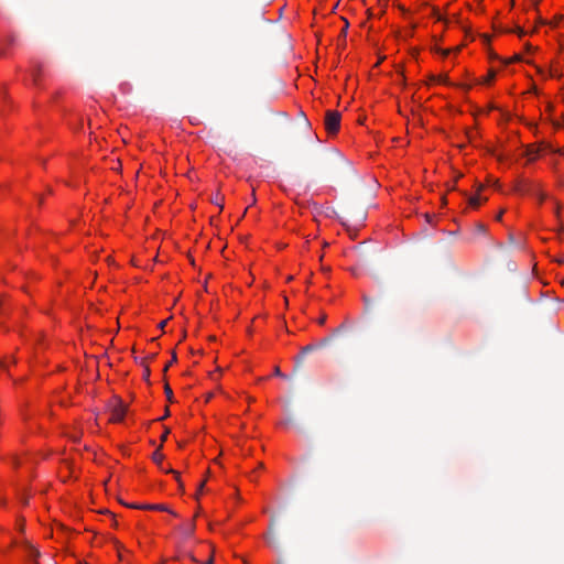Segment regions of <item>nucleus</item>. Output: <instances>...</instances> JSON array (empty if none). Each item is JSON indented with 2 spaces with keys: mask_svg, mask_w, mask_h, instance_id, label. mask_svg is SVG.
Wrapping results in <instances>:
<instances>
[{
  "mask_svg": "<svg viewBox=\"0 0 564 564\" xmlns=\"http://www.w3.org/2000/svg\"><path fill=\"white\" fill-rule=\"evenodd\" d=\"M162 445L152 454V459L153 462L160 467L162 468V463H163V454L160 452Z\"/></svg>",
  "mask_w": 564,
  "mask_h": 564,
  "instance_id": "8",
  "label": "nucleus"
},
{
  "mask_svg": "<svg viewBox=\"0 0 564 564\" xmlns=\"http://www.w3.org/2000/svg\"><path fill=\"white\" fill-rule=\"evenodd\" d=\"M205 564H214V560H213V556H210Z\"/></svg>",
  "mask_w": 564,
  "mask_h": 564,
  "instance_id": "32",
  "label": "nucleus"
},
{
  "mask_svg": "<svg viewBox=\"0 0 564 564\" xmlns=\"http://www.w3.org/2000/svg\"><path fill=\"white\" fill-rule=\"evenodd\" d=\"M516 32H517L520 36H522V35H524V34H525V32H524L521 28H517Z\"/></svg>",
  "mask_w": 564,
  "mask_h": 564,
  "instance_id": "29",
  "label": "nucleus"
},
{
  "mask_svg": "<svg viewBox=\"0 0 564 564\" xmlns=\"http://www.w3.org/2000/svg\"><path fill=\"white\" fill-rule=\"evenodd\" d=\"M495 76H496V73H495V72H490V73L488 74V77H487V79H486V80H487V82H491V80L495 78Z\"/></svg>",
  "mask_w": 564,
  "mask_h": 564,
  "instance_id": "25",
  "label": "nucleus"
},
{
  "mask_svg": "<svg viewBox=\"0 0 564 564\" xmlns=\"http://www.w3.org/2000/svg\"><path fill=\"white\" fill-rule=\"evenodd\" d=\"M362 300H364L366 308L370 310L373 304V301L368 296H364Z\"/></svg>",
  "mask_w": 564,
  "mask_h": 564,
  "instance_id": "16",
  "label": "nucleus"
},
{
  "mask_svg": "<svg viewBox=\"0 0 564 564\" xmlns=\"http://www.w3.org/2000/svg\"><path fill=\"white\" fill-rule=\"evenodd\" d=\"M219 208H223L221 198H219V195L217 194L216 198L213 200Z\"/></svg>",
  "mask_w": 564,
  "mask_h": 564,
  "instance_id": "21",
  "label": "nucleus"
},
{
  "mask_svg": "<svg viewBox=\"0 0 564 564\" xmlns=\"http://www.w3.org/2000/svg\"><path fill=\"white\" fill-rule=\"evenodd\" d=\"M169 434H170V429L165 427V430H164V432H163V434L161 436V442L162 443L166 441Z\"/></svg>",
  "mask_w": 564,
  "mask_h": 564,
  "instance_id": "20",
  "label": "nucleus"
},
{
  "mask_svg": "<svg viewBox=\"0 0 564 564\" xmlns=\"http://www.w3.org/2000/svg\"><path fill=\"white\" fill-rule=\"evenodd\" d=\"M131 508H139V509H144V510H156V511H166L173 516H177L173 510H171L167 506L165 505H142V506H138V505H131L130 506Z\"/></svg>",
  "mask_w": 564,
  "mask_h": 564,
  "instance_id": "6",
  "label": "nucleus"
},
{
  "mask_svg": "<svg viewBox=\"0 0 564 564\" xmlns=\"http://www.w3.org/2000/svg\"><path fill=\"white\" fill-rule=\"evenodd\" d=\"M2 54H3V53H2V52H0V55H2Z\"/></svg>",
  "mask_w": 564,
  "mask_h": 564,
  "instance_id": "39",
  "label": "nucleus"
},
{
  "mask_svg": "<svg viewBox=\"0 0 564 564\" xmlns=\"http://www.w3.org/2000/svg\"><path fill=\"white\" fill-rule=\"evenodd\" d=\"M431 80H438V82H442V83H445L447 84V76H440L438 78H436L435 76H432L431 77Z\"/></svg>",
  "mask_w": 564,
  "mask_h": 564,
  "instance_id": "19",
  "label": "nucleus"
},
{
  "mask_svg": "<svg viewBox=\"0 0 564 564\" xmlns=\"http://www.w3.org/2000/svg\"><path fill=\"white\" fill-rule=\"evenodd\" d=\"M480 197L479 195L470 196L468 197V204L469 206L477 208L480 205Z\"/></svg>",
  "mask_w": 564,
  "mask_h": 564,
  "instance_id": "10",
  "label": "nucleus"
},
{
  "mask_svg": "<svg viewBox=\"0 0 564 564\" xmlns=\"http://www.w3.org/2000/svg\"><path fill=\"white\" fill-rule=\"evenodd\" d=\"M0 367H1V368H2V367H4V365H3V362H2V361H0Z\"/></svg>",
  "mask_w": 564,
  "mask_h": 564,
  "instance_id": "38",
  "label": "nucleus"
},
{
  "mask_svg": "<svg viewBox=\"0 0 564 564\" xmlns=\"http://www.w3.org/2000/svg\"><path fill=\"white\" fill-rule=\"evenodd\" d=\"M502 215H503V210H501V212L497 215L496 219H497V220H501Z\"/></svg>",
  "mask_w": 564,
  "mask_h": 564,
  "instance_id": "31",
  "label": "nucleus"
},
{
  "mask_svg": "<svg viewBox=\"0 0 564 564\" xmlns=\"http://www.w3.org/2000/svg\"><path fill=\"white\" fill-rule=\"evenodd\" d=\"M340 127V113L335 110H328L325 115V129L329 134L338 132Z\"/></svg>",
  "mask_w": 564,
  "mask_h": 564,
  "instance_id": "3",
  "label": "nucleus"
},
{
  "mask_svg": "<svg viewBox=\"0 0 564 564\" xmlns=\"http://www.w3.org/2000/svg\"><path fill=\"white\" fill-rule=\"evenodd\" d=\"M167 321H169V319L162 321V322L159 324V327H160L161 329H164L165 325L167 324Z\"/></svg>",
  "mask_w": 564,
  "mask_h": 564,
  "instance_id": "28",
  "label": "nucleus"
},
{
  "mask_svg": "<svg viewBox=\"0 0 564 564\" xmlns=\"http://www.w3.org/2000/svg\"><path fill=\"white\" fill-rule=\"evenodd\" d=\"M440 52H442V54H443L444 56H446V55L449 53V51H447V50H440Z\"/></svg>",
  "mask_w": 564,
  "mask_h": 564,
  "instance_id": "33",
  "label": "nucleus"
},
{
  "mask_svg": "<svg viewBox=\"0 0 564 564\" xmlns=\"http://www.w3.org/2000/svg\"><path fill=\"white\" fill-rule=\"evenodd\" d=\"M347 329H348V327H347L346 323H343L337 328L333 329L332 334L329 336L322 338L316 346L307 345V346L303 347L302 355L299 358V362L301 364L303 361L304 356L307 352L314 350L315 348H323V347L328 346L334 340L335 337H337L341 333L346 332Z\"/></svg>",
  "mask_w": 564,
  "mask_h": 564,
  "instance_id": "1",
  "label": "nucleus"
},
{
  "mask_svg": "<svg viewBox=\"0 0 564 564\" xmlns=\"http://www.w3.org/2000/svg\"><path fill=\"white\" fill-rule=\"evenodd\" d=\"M164 392L166 394L167 400L170 402H173L174 401L173 391L167 383H165V386H164Z\"/></svg>",
  "mask_w": 564,
  "mask_h": 564,
  "instance_id": "12",
  "label": "nucleus"
},
{
  "mask_svg": "<svg viewBox=\"0 0 564 564\" xmlns=\"http://www.w3.org/2000/svg\"><path fill=\"white\" fill-rule=\"evenodd\" d=\"M558 208H560V206H558V205H556L555 214H556L557 216H558Z\"/></svg>",
  "mask_w": 564,
  "mask_h": 564,
  "instance_id": "36",
  "label": "nucleus"
},
{
  "mask_svg": "<svg viewBox=\"0 0 564 564\" xmlns=\"http://www.w3.org/2000/svg\"><path fill=\"white\" fill-rule=\"evenodd\" d=\"M213 398V393L206 394V401H209Z\"/></svg>",
  "mask_w": 564,
  "mask_h": 564,
  "instance_id": "34",
  "label": "nucleus"
},
{
  "mask_svg": "<svg viewBox=\"0 0 564 564\" xmlns=\"http://www.w3.org/2000/svg\"><path fill=\"white\" fill-rule=\"evenodd\" d=\"M169 415H170V410H169V408H166V409H165V412H163V416H162V417H160V419H158V420H159V421H162V420H164L165 417H167Z\"/></svg>",
  "mask_w": 564,
  "mask_h": 564,
  "instance_id": "24",
  "label": "nucleus"
},
{
  "mask_svg": "<svg viewBox=\"0 0 564 564\" xmlns=\"http://www.w3.org/2000/svg\"><path fill=\"white\" fill-rule=\"evenodd\" d=\"M176 360H177L176 352H175V351H173V354H172V359H171V361H169V362L165 365V367H164V369H163V372H166V371H167V369H169V367H170L172 364L176 362Z\"/></svg>",
  "mask_w": 564,
  "mask_h": 564,
  "instance_id": "14",
  "label": "nucleus"
},
{
  "mask_svg": "<svg viewBox=\"0 0 564 564\" xmlns=\"http://www.w3.org/2000/svg\"><path fill=\"white\" fill-rule=\"evenodd\" d=\"M560 152V149H554L551 144L541 142L536 148L529 147L525 151V155L529 156L530 161L535 160L539 155L543 154L544 152Z\"/></svg>",
  "mask_w": 564,
  "mask_h": 564,
  "instance_id": "4",
  "label": "nucleus"
},
{
  "mask_svg": "<svg viewBox=\"0 0 564 564\" xmlns=\"http://www.w3.org/2000/svg\"><path fill=\"white\" fill-rule=\"evenodd\" d=\"M425 217H426V220H427L429 223H431V220H432L431 216H430L429 214H426V215H425Z\"/></svg>",
  "mask_w": 564,
  "mask_h": 564,
  "instance_id": "35",
  "label": "nucleus"
},
{
  "mask_svg": "<svg viewBox=\"0 0 564 564\" xmlns=\"http://www.w3.org/2000/svg\"><path fill=\"white\" fill-rule=\"evenodd\" d=\"M161 469H162L163 471H165V473L173 474V475L175 476V479L177 480V482H178V485H180V488H181V489H183V484H182V481H181V479H180V474H178L176 470H174V469H172V468H165V469H164L163 467H162Z\"/></svg>",
  "mask_w": 564,
  "mask_h": 564,
  "instance_id": "11",
  "label": "nucleus"
},
{
  "mask_svg": "<svg viewBox=\"0 0 564 564\" xmlns=\"http://www.w3.org/2000/svg\"><path fill=\"white\" fill-rule=\"evenodd\" d=\"M272 528H273V523H271L270 530H272ZM268 542H269L270 545H275L276 544V539H275V536H274L272 531H270V535L268 536Z\"/></svg>",
  "mask_w": 564,
  "mask_h": 564,
  "instance_id": "13",
  "label": "nucleus"
},
{
  "mask_svg": "<svg viewBox=\"0 0 564 564\" xmlns=\"http://www.w3.org/2000/svg\"><path fill=\"white\" fill-rule=\"evenodd\" d=\"M204 487H205V480H203V481L198 485L196 497H197V496L203 491Z\"/></svg>",
  "mask_w": 564,
  "mask_h": 564,
  "instance_id": "23",
  "label": "nucleus"
},
{
  "mask_svg": "<svg viewBox=\"0 0 564 564\" xmlns=\"http://www.w3.org/2000/svg\"><path fill=\"white\" fill-rule=\"evenodd\" d=\"M178 530L181 531V533L185 536V538H189L193 535L194 531H195V523L194 521H189L187 523H184L182 525H180Z\"/></svg>",
  "mask_w": 564,
  "mask_h": 564,
  "instance_id": "7",
  "label": "nucleus"
},
{
  "mask_svg": "<svg viewBox=\"0 0 564 564\" xmlns=\"http://www.w3.org/2000/svg\"><path fill=\"white\" fill-rule=\"evenodd\" d=\"M345 21V26L344 29L341 30L340 34H339V37L345 40L346 39V34H347V30H348V26H349V23L346 19H344Z\"/></svg>",
  "mask_w": 564,
  "mask_h": 564,
  "instance_id": "15",
  "label": "nucleus"
},
{
  "mask_svg": "<svg viewBox=\"0 0 564 564\" xmlns=\"http://www.w3.org/2000/svg\"><path fill=\"white\" fill-rule=\"evenodd\" d=\"M514 191L520 194H533L538 195L540 197V200L542 202L544 199V195L534 186L527 183L524 180H519L514 185Z\"/></svg>",
  "mask_w": 564,
  "mask_h": 564,
  "instance_id": "5",
  "label": "nucleus"
},
{
  "mask_svg": "<svg viewBox=\"0 0 564 564\" xmlns=\"http://www.w3.org/2000/svg\"><path fill=\"white\" fill-rule=\"evenodd\" d=\"M520 59H521L520 55H514L510 61H507L506 63H510L512 61H520Z\"/></svg>",
  "mask_w": 564,
  "mask_h": 564,
  "instance_id": "30",
  "label": "nucleus"
},
{
  "mask_svg": "<svg viewBox=\"0 0 564 564\" xmlns=\"http://www.w3.org/2000/svg\"><path fill=\"white\" fill-rule=\"evenodd\" d=\"M111 422H121L127 413V405L121 399L115 398L108 405Z\"/></svg>",
  "mask_w": 564,
  "mask_h": 564,
  "instance_id": "2",
  "label": "nucleus"
},
{
  "mask_svg": "<svg viewBox=\"0 0 564 564\" xmlns=\"http://www.w3.org/2000/svg\"><path fill=\"white\" fill-rule=\"evenodd\" d=\"M274 375H275V376H279V377H282V376H283L279 367H275V369H274Z\"/></svg>",
  "mask_w": 564,
  "mask_h": 564,
  "instance_id": "27",
  "label": "nucleus"
},
{
  "mask_svg": "<svg viewBox=\"0 0 564 564\" xmlns=\"http://www.w3.org/2000/svg\"><path fill=\"white\" fill-rule=\"evenodd\" d=\"M40 74H41V66L36 64L32 68V77H33V82L35 85H39Z\"/></svg>",
  "mask_w": 564,
  "mask_h": 564,
  "instance_id": "9",
  "label": "nucleus"
},
{
  "mask_svg": "<svg viewBox=\"0 0 564 564\" xmlns=\"http://www.w3.org/2000/svg\"><path fill=\"white\" fill-rule=\"evenodd\" d=\"M476 230H477V232H478V234L484 235V234H486V230H487V229H486L485 225H482V224H477V225H476Z\"/></svg>",
  "mask_w": 564,
  "mask_h": 564,
  "instance_id": "17",
  "label": "nucleus"
},
{
  "mask_svg": "<svg viewBox=\"0 0 564 564\" xmlns=\"http://www.w3.org/2000/svg\"><path fill=\"white\" fill-rule=\"evenodd\" d=\"M468 139H469V141L473 140V134L471 133H468Z\"/></svg>",
  "mask_w": 564,
  "mask_h": 564,
  "instance_id": "37",
  "label": "nucleus"
},
{
  "mask_svg": "<svg viewBox=\"0 0 564 564\" xmlns=\"http://www.w3.org/2000/svg\"><path fill=\"white\" fill-rule=\"evenodd\" d=\"M150 368L148 366H144V370H143V379L149 381V378H150Z\"/></svg>",
  "mask_w": 564,
  "mask_h": 564,
  "instance_id": "18",
  "label": "nucleus"
},
{
  "mask_svg": "<svg viewBox=\"0 0 564 564\" xmlns=\"http://www.w3.org/2000/svg\"><path fill=\"white\" fill-rule=\"evenodd\" d=\"M326 318H327L326 314H323V315L317 319V323H318L319 325H324V324H325V322H326Z\"/></svg>",
  "mask_w": 564,
  "mask_h": 564,
  "instance_id": "22",
  "label": "nucleus"
},
{
  "mask_svg": "<svg viewBox=\"0 0 564 564\" xmlns=\"http://www.w3.org/2000/svg\"><path fill=\"white\" fill-rule=\"evenodd\" d=\"M31 551H32V556L33 557L40 556V552L37 550H35L34 547H31Z\"/></svg>",
  "mask_w": 564,
  "mask_h": 564,
  "instance_id": "26",
  "label": "nucleus"
}]
</instances>
